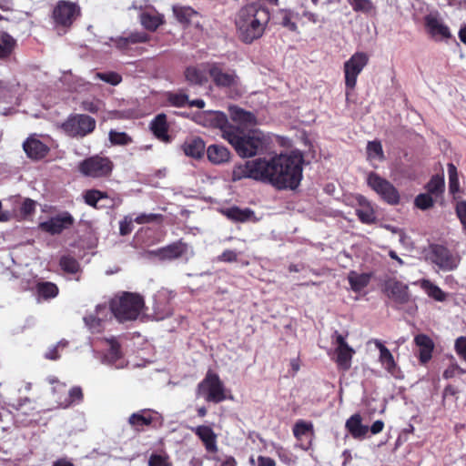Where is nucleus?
I'll use <instances>...</instances> for the list:
<instances>
[{
    "instance_id": "nucleus-11",
    "label": "nucleus",
    "mask_w": 466,
    "mask_h": 466,
    "mask_svg": "<svg viewBox=\"0 0 466 466\" xmlns=\"http://www.w3.org/2000/svg\"><path fill=\"white\" fill-rule=\"evenodd\" d=\"M80 15V7L77 4L60 0L53 10V18L56 25L69 27Z\"/></svg>"
},
{
    "instance_id": "nucleus-57",
    "label": "nucleus",
    "mask_w": 466,
    "mask_h": 466,
    "mask_svg": "<svg viewBox=\"0 0 466 466\" xmlns=\"http://www.w3.org/2000/svg\"><path fill=\"white\" fill-rule=\"evenodd\" d=\"M215 461L214 466H236V460L232 456H216L213 458Z\"/></svg>"
},
{
    "instance_id": "nucleus-56",
    "label": "nucleus",
    "mask_w": 466,
    "mask_h": 466,
    "mask_svg": "<svg viewBox=\"0 0 466 466\" xmlns=\"http://www.w3.org/2000/svg\"><path fill=\"white\" fill-rule=\"evenodd\" d=\"M134 219L130 216H126L123 220L119 222V232L121 236H127L133 230Z\"/></svg>"
},
{
    "instance_id": "nucleus-4",
    "label": "nucleus",
    "mask_w": 466,
    "mask_h": 466,
    "mask_svg": "<svg viewBox=\"0 0 466 466\" xmlns=\"http://www.w3.org/2000/svg\"><path fill=\"white\" fill-rule=\"evenodd\" d=\"M111 314L120 322L137 319L144 309V299L134 293H124L121 297L111 301Z\"/></svg>"
},
{
    "instance_id": "nucleus-14",
    "label": "nucleus",
    "mask_w": 466,
    "mask_h": 466,
    "mask_svg": "<svg viewBox=\"0 0 466 466\" xmlns=\"http://www.w3.org/2000/svg\"><path fill=\"white\" fill-rule=\"evenodd\" d=\"M208 72L216 86L230 87L238 84V76L233 70L225 69L218 64H208Z\"/></svg>"
},
{
    "instance_id": "nucleus-39",
    "label": "nucleus",
    "mask_w": 466,
    "mask_h": 466,
    "mask_svg": "<svg viewBox=\"0 0 466 466\" xmlns=\"http://www.w3.org/2000/svg\"><path fill=\"white\" fill-rule=\"evenodd\" d=\"M15 87L16 85L11 82L0 80V103H12L15 98Z\"/></svg>"
},
{
    "instance_id": "nucleus-63",
    "label": "nucleus",
    "mask_w": 466,
    "mask_h": 466,
    "mask_svg": "<svg viewBox=\"0 0 466 466\" xmlns=\"http://www.w3.org/2000/svg\"><path fill=\"white\" fill-rule=\"evenodd\" d=\"M35 202L31 199H25L22 205L21 211L24 215H29L35 210Z\"/></svg>"
},
{
    "instance_id": "nucleus-2",
    "label": "nucleus",
    "mask_w": 466,
    "mask_h": 466,
    "mask_svg": "<svg viewBox=\"0 0 466 466\" xmlns=\"http://www.w3.org/2000/svg\"><path fill=\"white\" fill-rule=\"evenodd\" d=\"M269 13L259 4L252 3L242 7L236 15L235 24L239 38L247 44L262 36L269 21Z\"/></svg>"
},
{
    "instance_id": "nucleus-7",
    "label": "nucleus",
    "mask_w": 466,
    "mask_h": 466,
    "mask_svg": "<svg viewBox=\"0 0 466 466\" xmlns=\"http://www.w3.org/2000/svg\"><path fill=\"white\" fill-rule=\"evenodd\" d=\"M96 127V120L87 115L76 114L69 116L63 124L62 129L69 137H83L92 133Z\"/></svg>"
},
{
    "instance_id": "nucleus-16",
    "label": "nucleus",
    "mask_w": 466,
    "mask_h": 466,
    "mask_svg": "<svg viewBox=\"0 0 466 466\" xmlns=\"http://www.w3.org/2000/svg\"><path fill=\"white\" fill-rule=\"evenodd\" d=\"M111 315L110 309L106 305H97L93 313L84 317V321L92 333H99L103 330L106 320Z\"/></svg>"
},
{
    "instance_id": "nucleus-62",
    "label": "nucleus",
    "mask_w": 466,
    "mask_h": 466,
    "mask_svg": "<svg viewBox=\"0 0 466 466\" xmlns=\"http://www.w3.org/2000/svg\"><path fill=\"white\" fill-rule=\"evenodd\" d=\"M27 405L32 406V400L28 398H25L24 400H18L17 404L15 405V409L25 415H29L30 413L26 409Z\"/></svg>"
},
{
    "instance_id": "nucleus-61",
    "label": "nucleus",
    "mask_w": 466,
    "mask_h": 466,
    "mask_svg": "<svg viewBox=\"0 0 466 466\" xmlns=\"http://www.w3.org/2000/svg\"><path fill=\"white\" fill-rule=\"evenodd\" d=\"M159 217H161V216L157 215V214H153V213L140 214L136 218H134V221L137 222V224H146V223H150V222L154 221L155 219H157Z\"/></svg>"
},
{
    "instance_id": "nucleus-36",
    "label": "nucleus",
    "mask_w": 466,
    "mask_h": 466,
    "mask_svg": "<svg viewBox=\"0 0 466 466\" xmlns=\"http://www.w3.org/2000/svg\"><path fill=\"white\" fill-rule=\"evenodd\" d=\"M336 362L339 368L343 370H348L351 365V359L354 354V350L350 346L342 349H336Z\"/></svg>"
},
{
    "instance_id": "nucleus-34",
    "label": "nucleus",
    "mask_w": 466,
    "mask_h": 466,
    "mask_svg": "<svg viewBox=\"0 0 466 466\" xmlns=\"http://www.w3.org/2000/svg\"><path fill=\"white\" fill-rule=\"evenodd\" d=\"M154 415L156 416L157 412H154L153 410H143L138 412L133 413L129 417L128 422L136 429H139L146 425H149L154 419Z\"/></svg>"
},
{
    "instance_id": "nucleus-53",
    "label": "nucleus",
    "mask_w": 466,
    "mask_h": 466,
    "mask_svg": "<svg viewBox=\"0 0 466 466\" xmlns=\"http://www.w3.org/2000/svg\"><path fill=\"white\" fill-rule=\"evenodd\" d=\"M414 202L416 207L422 210H426L433 205L432 197L425 193L418 195Z\"/></svg>"
},
{
    "instance_id": "nucleus-47",
    "label": "nucleus",
    "mask_w": 466,
    "mask_h": 466,
    "mask_svg": "<svg viewBox=\"0 0 466 466\" xmlns=\"http://www.w3.org/2000/svg\"><path fill=\"white\" fill-rule=\"evenodd\" d=\"M355 12L369 13L374 5L370 0H347Z\"/></svg>"
},
{
    "instance_id": "nucleus-45",
    "label": "nucleus",
    "mask_w": 466,
    "mask_h": 466,
    "mask_svg": "<svg viewBox=\"0 0 466 466\" xmlns=\"http://www.w3.org/2000/svg\"><path fill=\"white\" fill-rule=\"evenodd\" d=\"M61 268L71 274H75L79 270V263L77 260L70 256H64L60 259Z\"/></svg>"
},
{
    "instance_id": "nucleus-13",
    "label": "nucleus",
    "mask_w": 466,
    "mask_h": 466,
    "mask_svg": "<svg viewBox=\"0 0 466 466\" xmlns=\"http://www.w3.org/2000/svg\"><path fill=\"white\" fill-rule=\"evenodd\" d=\"M108 346L107 353L100 354L97 350H94L96 358H100L102 363L114 366L116 369H123L127 366V361L124 360L120 351V346L114 339H106L104 340Z\"/></svg>"
},
{
    "instance_id": "nucleus-15",
    "label": "nucleus",
    "mask_w": 466,
    "mask_h": 466,
    "mask_svg": "<svg viewBox=\"0 0 466 466\" xmlns=\"http://www.w3.org/2000/svg\"><path fill=\"white\" fill-rule=\"evenodd\" d=\"M23 148L29 158L35 160L44 158L49 152L46 138L36 134L31 135L25 139Z\"/></svg>"
},
{
    "instance_id": "nucleus-27",
    "label": "nucleus",
    "mask_w": 466,
    "mask_h": 466,
    "mask_svg": "<svg viewBox=\"0 0 466 466\" xmlns=\"http://www.w3.org/2000/svg\"><path fill=\"white\" fill-rule=\"evenodd\" d=\"M141 25L149 31H155L164 23L163 15L155 10H144L139 15Z\"/></svg>"
},
{
    "instance_id": "nucleus-48",
    "label": "nucleus",
    "mask_w": 466,
    "mask_h": 466,
    "mask_svg": "<svg viewBox=\"0 0 466 466\" xmlns=\"http://www.w3.org/2000/svg\"><path fill=\"white\" fill-rule=\"evenodd\" d=\"M167 101L174 106L183 107L187 105L188 96L183 92L168 93Z\"/></svg>"
},
{
    "instance_id": "nucleus-26",
    "label": "nucleus",
    "mask_w": 466,
    "mask_h": 466,
    "mask_svg": "<svg viewBox=\"0 0 466 466\" xmlns=\"http://www.w3.org/2000/svg\"><path fill=\"white\" fill-rule=\"evenodd\" d=\"M415 344L419 347L420 360L426 363L431 359L434 343L432 339L424 334H419L414 339Z\"/></svg>"
},
{
    "instance_id": "nucleus-30",
    "label": "nucleus",
    "mask_w": 466,
    "mask_h": 466,
    "mask_svg": "<svg viewBox=\"0 0 466 466\" xmlns=\"http://www.w3.org/2000/svg\"><path fill=\"white\" fill-rule=\"evenodd\" d=\"M207 156L210 162L219 165L229 160L230 152L226 147L214 144L208 147Z\"/></svg>"
},
{
    "instance_id": "nucleus-21",
    "label": "nucleus",
    "mask_w": 466,
    "mask_h": 466,
    "mask_svg": "<svg viewBox=\"0 0 466 466\" xmlns=\"http://www.w3.org/2000/svg\"><path fill=\"white\" fill-rule=\"evenodd\" d=\"M375 347L380 350V362L382 367L393 377H400V370L394 360L391 352L383 345L380 339H373Z\"/></svg>"
},
{
    "instance_id": "nucleus-20",
    "label": "nucleus",
    "mask_w": 466,
    "mask_h": 466,
    "mask_svg": "<svg viewBox=\"0 0 466 466\" xmlns=\"http://www.w3.org/2000/svg\"><path fill=\"white\" fill-rule=\"evenodd\" d=\"M74 218L69 213H63L42 222L40 228L52 235L61 233L65 228L73 224Z\"/></svg>"
},
{
    "instance_id": "nucleus-22",
    "label": "nucleus",
    "mask_w": 466,
    "mask_h": 466,
    "mask_svg": "<svg viewBox=\"0 0 466 466\" xmlns=\"http://www.w3.org/2000/svg\"><path fill=\"white\" fill-rule=\"evenodd\" d=\"M229 114L233 122L237 124L234 126L239 127L243 130L252 129L251 127L257 124L256 116L251 112L245 111L238 106H229Z\"/></svg>"
},
{
    "instance_id": "nucleus-5",
    "label": "nucleus",
    "mask_w": 466,
    "mask_h": 466,
    "mask_svg": "<svg viewBox=\"0 0 466 466\" xmlns=\"http://www.w3.org/2000/svg\"><path fill=\"white\" fill-rule=\"evenodd\" d=\"M114 168L113 162L106 157L93 156L81 161L79 172L85 177L100 178L109 177Z\"/></svg>"
},
{
    "instance_id": "nucleus-51",
    "label": "nucleus",
    "mask_w": 466,
    "mask_h": 466,
    "mask_svg": "<svg viewBox=\"0 0 466 466\" xmlns=\"http://www.w3.org/2000/svg\"><path fill=\"white\" fill-rule=\"evenodd\" d=\"M109 140L115 145H127L131 142V138L125 132H117L111 130L109 132Z\"/></svg>"
},
{
    "instance_id": "nucleus-3",
    "label": "nucleus",
    "mask_w": 466,
    "mask_h": 466,
    "mask_svg": "<svg viewBox=\"0 0 466 466\" xmlns=\"http://www.w3.org/2000/svg\"><path fill=\"white\" fill-rule=\"evenodd\" d=\"M225 139L241 157H251L264 153L268 145L267 137L258 129L243 130L239 127L225 131Z\"/></svg>"
},
{
    "instance_id": "nucleus-8",
    "label": "nucleus",
    "mask_w": 466,
    "mask_h": 466,
    "mask_svg": "<svg viewBox=\"0 0 466 466\" xmlns=\"http://www.w3.org/2000/svg\"><path fill=\"white\" fill-rule=\"evenodd\" d=\"M367 184L388 204L397 205L400 202V194L396 187L377 173L368 174Z\"/></svg>"
},
{
    "instance_id": "nucleus-12",
    "label": "nucleus",
    "mask_w": 466,
    "mask_h": 466,
    "mask_svg": "<svg viewBox=\"0 0 466 466\" xmlns=\"http://www.w3.org/2000/svg\"><path fill=\"white\" fill-rule=\"evenodd\" d=\"M424 25L427 33L435 41L448 40L451 37L449 26L437 12L428 14L424 17Z\"/></svg>"
},
{
    "instance_id": "nucleus-25",
    "label": "nucleus",
    "mask_w": 466,
    "mask_h": 466,
    "mask_svg": "<svg viewBox=\"0 0 466 466\" xmlns=\"http://www.w3.org/2000/svg\"><path fill=\"white\" fill-rule=\"evenodd\" d=\"M181 149L187 157L200 158L205 152V143L200 137H189L181 145Z\"/></svg>"
},
{
    "instance_id": "nucleus-19",
    "label": "nucleus",
    "mask_w": 466,
    "mask_h": 466,
    "mask_svg": "<svg viewBox=\"0 0 466 466\" xmlns=\"http://www.w3.org/2000/svg\"><path fill=\"white\" fill-rule=\"evenodd\" d=\"M188 248L189 247L187 244L182 241H177L164 248L149 251L148 253L158 257L160 259L171 260L183 257L187 253Z\"/></svg>"
},
{
    "instance_id": "nucleus-29",
    "label": "nucleus",
    "mask_w": 466,
    "mask_h": 466,
    "mask_svg": "<svg viewBox=\"0 0 466 466\" xmlns=\"http://www.w3.org/2000/svg\"><path fill=\"white\" fill-rule=\"evenodd\" d=\"M223 214L230 220L236 222L255 221L256 217L253 210L250 208H239L238 207H231L222 211Z\"/></svg>"
},
{
    "instance_id": "nucleus-24",
    "label": "nucleus",
    "mask_w": 466,
    "mask_h": 466,
    "mask_svg": "<svg viewBox=\"0 0 466 466\" xmlns=\"http://www.w3.org/2000/svg\"><path fill=\"white\" fill-rule=\"evenodd\" d=\"M192 431L202 441L208 451L216 452L218 451L217 435L210 427L201 425L193 428Z\"/></svg>"
},
{
    "instance_id": "nucleus-50",
    "label": "nucleus",
    "mask_w": 466,
    "mask_h": 466,
    "mask_svg": "<svg viewBox=\"0 0 466 466\" xmlns=\"http://www.w3.org/2000/svg\"><path fill=\"white\" fill-rule=\"evenodd\" d=\"M449 173V188L451 193L454 194L459 191V177L457 169L453 164L448 165Z\"/></svg>"
},
{
    "instance_id": "nucleus-23",
    "label": "nucleus",
    "mask_w": 466,
    "mask_h": 466,
    "mask_svg": "<svg viewBox=\"0 0 466 466\" xmlns=\"http://www.w3.org/2000/svg\"><path fill=\"white\" fill-rule=\"evenodd\" d=\"M358 206L355 209L359 219L364 224H372L376 221V214L370 201L365 197L359 196L357 198Z\"/></svg>"
},
{
    "instance_id": "nucleus-1",
    "label": "nucleus",
    "mask_w": 466,
    "mask_h": 466,
    "mask_svg": "<svg viewBox=\"0 0 466 466\" xmlns=\"http://www.w3.org/2000/svg\"><path fill=\"white\" fill-rule=\"evenodd\" d=\"M303 157L299 152L258 157L236 165L232 171L234 181L252 178L268 183L277 189H295L302 179Z\"/></svg>"
},
{
    "instance_id": "nucleus-64",
    "label": "nucleus",
    "mask_w": 466,
    "mask_h": 466,
    "mask_svg": "<svg viewBox=\"0 0 466 466\" xmlns=\"http://www.w3.org/2000/svg\"><path fill=\"white\" fill-rule=\"evenodd\" d=\"M257 466H276V462L269 457L260 455L257 459Z\"/></svg>"
},
{
    "instance_id": "nucleus-18",
    "label": "nucleus",
    "mask_w": 466,
    "mask_h": 466,
    "mask_svg": "<svg viewBox=\"0 0 466 466\" xmlns=\"http://www.w3.org/2000/svg\"><path fill=\"white\" fill-rule=\"evenodd\" d=\"M200 124L206 127L219 128L222 132V137L225 139V131L229 127H236L228 124L227 116L220 111H205L200 116Z\"/></svg>"
},
{
    "instance_id": "nucleus-31",
    "label": "nucleus",
    "mask_w": 466,
    "mask_h": 466,
    "mask_svg": "<svg viewBox=\"0 0 466 466\" xmlns=\"http://www.w3.org/2000/svg\"><path fill=\"white\" fill-rule=\"evenodd\" d=\"M208 65L200 66H189L185 71L187 81L193 85H204L208 81Z\"/></svg>"
},
{
    "instance_id": "nucleus-46",
    "label": "nucleus",
    "mask_w": 466,
    "mask_h": 466,
    "mask_svg": "<svg viewBox=\"0 0 466 466\" xmlns=\"http://www.w3.org/2000/svg\"><path fill=\"white\" fill-rule=\"evenodd\" d=\"M83 399V393L80 387H73L69 392L68 397L65 399V400L60 401V406L66 408L72 403L79 402Z\"/></svg>"
},
{
    "instance_id": "nucleus-49",
    "label": "nucleus",
    "mask_w": 466,
    "mask_h": 466,
    "mask_svg": "<svg viewBox=\"0 0 466 466\" xmlns=\"http://www.w3.org/2000/svg\"><path fill=\"white\" fill-rule=\"evenodd\" d=\"M105 198H106V194L96 189L87 190L84 194L85 202L92 207H96L97 202Z\"/></svg>"
},
{
    "instance_id": "nucleus-44",
    "label": "nucleus",
    "mask_w": 466,
    "mask_h": 466,
    "mask_svg": "<svg viewBox=\"0 0 466 466\" xmlns=\"http://www.w3.org/2000/svg\"><path fill=\"white\" fill-rule=\"evenodd\" d=\"M94 79L102 80L112 86H116L121 82L122 77L116 72H97L95 74Z\"/></svg>"
},
{
    "instance_id": "nucleus-35",
    "label": "nucleus",
    "mask_w": 466,
    "mask_h": 466,
    "mask_svg": "<svg viewBox=\"0 0 466 466\" xmlns=\"http://www.w3.org/2000/svg\"><path fill=\"white\" fill-rule=\"evenodd\" d=\"M348 280L353 291L359 292L366 288L370 280V275L367 273H357L350 271L348 275Z\"/></svg>"
},
{
    "instance_id": "nucleus-40",
    "label": "nucleus",
    "mask_w": 466,
    "mask_h": 466,
    "mask_svg": "<svg viewBox=\"0 0 466 466\" xmlns=\"http://www.w3.org/2000/svg\"><path fill=\"white\" fill-rule=\"evenodd\" d=\"M36 291L39 297L48 299L57 296L58 288L52 282H39L36 285Z\"/></svg>"
},
{
    "instance_id": "nucleus-38",
    "label": "nucleus",
    "mask_w": 466,
    "mask_h": 466,
    "mask_svg": "<svg viewBox=\"0 0 466 466\" xmlns=\"http://www.w3.org/2000/svg\"><path fill=\"white\" fill-rule=\"evenodd\" d=\"M147 40V35L143 33H135L129 35L127 37H118L111 39L115 43V46L119 49H125L129 44L143 43Z\"/></svg>"
},
{
    "instance_id": "nucleus-60",
    "label": "nucleus",
    "mask_w": 466,
    "mask_h": 466,
    "mask_svg": "<svg viewBox=\"0 0 466 466\" xmlns=\"http://www.w3.org/2000/svg\"><path fill=\"white\" fill-rule=\"evenodd\" d=\"M149 466H168L167 459L162 455L153 454L148 461Z\"/></svg>"
},
{
    "instance_id": "nucleus-43",
    "label": "nucleus",
    "mask_w": 466,
    "mask_h": 466,
    "mask_svg": "<svg viewBox=\"0 0 466 466\" xmlns=\"http://www.w3.org/2000/svg\"><path fill=\"white\" fill-rule=\"evenodd\" d=\"M427 189L431 195L438 197L443 192L444 179L440 176H433L427 184Z\"/></svg>"
},
{
    "instance_id": "nucleus-33",
    "label": "nucleus",
    "mask_w": 466,
    "mask_h": 466,
    "mask_svg": "<svg viewBox=\"0 0 466 466\" xmlns=\"http://www.w3.org/2000/svg\"><path fill=\"white\" fill-rule=\"evenodd\" d=\"M151 130L154 135L165 141L169 142V136L167 135V117L165 114H158L150 124Z\"/></svg>"
},
{
    "instance_id": "nucleus-10",
    "label": "nucleus",
    "mask_w": 466,
    "mask_h": 466,
    "mask_svg": "<svg viewBox=\"0 0 466 466\" xmlns=\"http://www.w3.org/2000/svg\"><path fill=\"white\" fill-rule=\"evenodd\" d=\"M369 57L364 52H356L344 63L345 85L347 88L356 86L357 77L367 66Z\"/></svg>"
},
{
    "instance_id": "nucleus-58",
    "label": "nucleus",
    "mask_w": 466,
    "mask_h": 466,
    "mask_svg": "<svg viewBox=\"0 0 466 466\" xmlns=\"http://www.w3.org/2000/svg\"><path fill=\"white\" fill-rule=\"evenodd\" d=\"M456 213L464 228L466 229V201H460L456 205Z\"/></svg>"
},
{
    "instance_id": "nucleus-55",
    "label": "nucleus",
    "mask_w": 466,
    "mask_h": 466,
    "mask_svg": "<svg viewBox=\"0 0 466 466\" xmlns=\"http://www.w3.org/2000/svg\"><path fill=\"white\" fill-rule=\"evenodd\" d=\"M454 349L458 356L466 362V337L461 336L456 339Z\"/></svg>"
},
{
    "instance_id": "nucleus-17",
    "label": "nucleus",
    "mask_w": 466,
    "mask_h": 466,
    "mask_svg": "<svg viewBox=\"0 0 466 466\" xmlns=\"http://www.w3.org/2000/svg\"><path fill=\"white\" fill-rule=\"evenodd\" d=\"M385 292L398 304H406L410 299L408 285L396 279H390L385 283Z\"/></svg>"
},
{
    "instance_id": "nucleus-6",
    "label": "nucleus",
    "mask_w": 466,
    "mask_h": 466,
    "mask_svg": "<svg viewBox=\"0 0 466 466\" xmlns=\"http://www.w3.org/2000/svg\"><path fill=\"white\" fill-rule=\"evenodd\" d=\"M197 395L203 396L207 401L215 403L221 402L226 399L222 381L216 373L210 371L198 385Z\"/></svg>"
},
{
    "instance_id": "nucleus-52",
    "label": "nucleus",
    "mask_w": 466,
    "mask_h": 466,
    "mask_svg": "<svg viewBox=\"0 0 466 466\" xmlns=\"http://www.w3.org/2000/svg\"><path fill=\"white\" fill-rule=\"evenodd\" d=\"M312 430V424L304 420H299L293 427V434L296 438L300 439Z\"/></svg>"
},
{
    "instance_id": "nucleus-37",
    "label": "nucleus",
    "mask_w": 466,
    "mask_h": 466,
    "mask_svg": "<svg viewBox=\"0 0 466 466\" xmlns=\"http://www.w3.org/2000/svg\"><path fill=\"white\" fill-rule=\"evenodd\" d=\"M16 41L7 33L0 34V59H5L10 56L15 49Z\"/></svg>"
},
{
    "instance_id": "nucleus-42",
    "label": "nucleus",
    "mask_w": 466,
    "mask_h": 466,
    "mask_svg": "<svg viewBox=\"0 0 466 466\" xmlns=\"http://www.w3.org/2000/svg\"><path fill=\"white\" fill-rule=\"evenodd\" d=\"M173 13L180 23H187L196 15L190 6L174 5Z\"/></svg>"
},
{
    "instance_id": "nucleus-54",
    "label": "nucleus",
    "mask_w": 466,
    "mask_h": 466,
    "mask_svg": "<svg viewBox=\"0 0 466 466\" xmlns=\"http://www.w3.org/2000/svg\"><path fill=\"white\" fill-rule=\"evenodd\" d=\"M68 342L66 339H62L57 342V344L52 348H50L46 353L45 358L52 360H56L59 359L60 355L58 354V350L60 348L64 349L67 346Z\"/></svg>"
},
{
    "instance_id": "nucleus-32",
    "label": "nucleus",
    "mask_w": 466,
    "mask_h": 466,
    "mask_svg": "<svg viewBox=\"0 0 466 466\" xmlns=\"http://www.w3.org/2000/svg\"><path fill=\"white\" fill-rule=\"evenodd\" d=\"M346 428L355 439L365 437L369 431V427L363 425L360 414H354L346 421Z\"/></svg>"
},
{
    "instance_id": "nucleus-41",
    "label": "nucleus",
    "mask_w": 466,
    "mask_h": 466,
    "mask_svg": "<svg viewBox=\"0 0 466 466\" xmlns=\"http://www.w3.org/2000/svg\"><path fill=\"white\" fill-rule=\"evenodd\" d=\"M367 155L370 161H382L384 159V153L381 143L380 141H370L367 145Z\"/></svg>"
},
{
    "instance_id": "nucleus-59",
    "label": "nucleus",
    "mask_w": 466,
    "mask_h": 466,
    "mask_svg": "<svg viewBox=\"0 0 466 466\" xmlns=\"http://www.w3.org/2000/svg\"><path fill=\"white\" fill-rule=\"evenodd\" d=\"M238 259V253L231 249L225 250L220 256L218 257V261L222 262H234Z\"/></svg>"
},
{
    "instance_id": "nucleus-9",
    "label": "nucleus",
    "mask_w": 466,
    "mask_h": 466,
    "mask_svg": "<svg viewBox=\"0 0 466 466\" xmlns=\"http://www.w3.org/2000/svg\"><path fill=\"white\" fill-rule=\"evenodd\" d=\"M430 250L431 260L443 271L456 269L461 262L459 255L451 253L442 245H431Z\"/></svg>"
},
{
    "instance_id": "nucleus-28",
    "label": "nucleus",
    "mask_w": 466,
    "mask_h": 466,
    "mask_svg": "<svg viewBox=\"0 0 466 466\" xmlns=\"http://www.w3.org/2000/svg\"><path fill=\"white\" fill-rule=\"evenodd\" d=\"M413 285L420 286L424 292L436 301L442 302L447 299V294L431 280L422 279L413 282Z\"/></svg>"
}]
</instances>
